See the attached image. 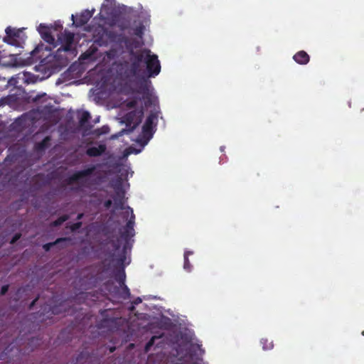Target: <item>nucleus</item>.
Masks as SVG:
<instances>
[{"mask_svg":"<svg viewBox=\"0 0 364 364\" xmlns=\"http://www.w3.org/2000/svg\"><path fill=\"white\" fill-rule=\"evenodd\" d=\"M127 210H130V218L129 220L126 225L119 230V237L116 240H112L110 241L114 252L118 251L122 245V249L119 254V261L121 263H123V262L127 259V250L131 249L129 240L135 234L134 229L135 215L132 208L128 206Z\"/></svg>","mask_w":364,"mask_h":364,"instance_id":"nucleus-1","label":"nucleus"},{"mask_svg":"<svg viewBox=\"0 0 364 364\" xmlns=\"http://www.w3.org/2000/svg\"><path fill=\"white\" fill-rule=\"evenodd\" d=\"M141 63L140 62L131 60L129 71L136 78L134 91L138 94L142 95L145 106H150L152 104L155 105L156 97L152 95L150 90L151 81L147 79L146 75H141Z\"/></svg>","mask_w":364,"mask_h":364,"instance_id":"nucleus-2","label":"nucleus"},{"mask_svg":"<svg viewBox=\"0 0 364 364\" xmlns=\"http://www.w3.org/2000/svg\"><path fill=\"white\" fill-rule=\"evenodd\" d=\"M95 43L100 46H107L109 43H124L127 46L129 38L125 35L118 34L114 31H109L102 28L97 34L94 36Z\"/></svg>","mask_w":364,"mask_h":364,"instance_id":"nucleus-3","label":"nucleus"},{"mask_svg":"<svg viewBox=\"0 0 364 364\" xmlns=\"http://www.w3.org/2000/svg\"><path fill=\"white\" fill-rule=\"evenodd\" d=\"M151 106L154 107V110L150 112L142 127V133L144 136L147 137L148 139L152 137L154 132V125L156 124V122L158 120L159 107L157 98L155 105L152 104ZM149 107H151V105Z\"/></svg>","mask_w":364,"mask_h":364,"instance_id":"nucleus-4","label":"nucleus"},{"mask_svg":"<svg viewBox=\"0 0 364 364\" xmlns=\"http://www.w3.org/2000/svg\"><path fill=\"white\" fill-rule=\"evenodd\" d=\"M6 36L4 37L3 41L11 46L20 47L23 42L21 36V30L8 26L6 30Z\"/></svg>","mask_w":364,"mask_h":364,"instance_id":"nucleus-5","label":"nucleus"},{"mask_svg":"<svg viewBox=\"0 0 364 364\" xmlns=\"http://www.w3.org/2000/svg\"><path fill=\"white\" fill-rule=\"evenodd\" d=\"M145 64L148 73V75H146L147 79H149V77H154L159 74L161 71V64L156 55L149 53L147 58H146Z\"/></svg>","mask_w":364,"mask_h":364,"instance_id":"nucleus-6","label":"nucleus"},{"mask_svg":"<svg viewBox=\"0 0 364 364\" xmlns=\"http://www.w3.org/2000/svg\"><path fill=\"white\" fill-rule=\"evenodd\" d=\"M113 188L115 191V195L113 198L115 208L117 210H123L124 209L125 192L122 187V181L121 178L117 181V182L113 185Z\"/></svg>","mask_w":364,"mask_h":364,"instance_id":"nucleus-7","label":"nucleus"},{"mask_svg":"<svg viewBox=\"0 0 364 364\" xmlns=\"http://www.w3.org/2000/svg\"><path fill=\"white\" fill-rule=\"evenodd\" d=\"M108 311H109L106 309L101 312L103 318L99 322L97 327L99 329L106 328L107 331L112 332L117 329L119 318L116 317H107V314Z\"/></svg>","mask_w":364,"mask_h":364,"instance_id":"nucleus-8","label":"nucleus"},{"mask_svg":"<svg viewBox=\"0 0 364 364\" xmlns=\"http://www.w3.org/2000/svg\"><path fill=\"white\" fill-rule=\"evenodd\" d=\"M58 41L61 44V48L58 50L63 51H71L73 50V44L74 41V33L68 31H65L64 33H61L58 36Z\"/></svg>","mask_w":364,"mask_h":364,"instance_id":"nucleus-9","label":"nucleus"},{"mask_svg":"<svg viewBox=\"0 0 364 364\" xmlns=\"http://www.w3.org/2000/svg\"><path fill=\"white\" fill-rule=\"evenodd\" d=\"M95 166H92L85 168L83 170L76 171L75 173H74L72 176H70L68 178V180H67L68 184H73L74 183L77 182L80 179H81L84 177L89 176L92 175L93 173V172L95 171Z\"/></svg>","mask_w":364,"mask_h":364,"instance_id":"nucleus-10","label":"nucleus"},{"mask_svg":"<svg viewBox=\"0 0 364 364\" xmlns=\"http://www.w3.org/2000/svg\"><path fill=\"white\" fill-rule=\"evenodd\" d=\"M112 293L117 298L124 300L129 299L131 296L129 289L126 284L114 287Z\"/></svg>","mask_w":364,"mask_h":364,"instance_id":"nucleus-11","label":"nucleus"},{"mask_svg":"<svg viewBox=\"0 0 364 364\" xmlns=\"http://www.w3.org/2000/svg\"><path fill=\"white\" fill-rule=\"evenodd\" d=\"M38 32L40 33L42 38L49 44L54 45L55 40L51 34L50 28L43 23H41L38 26Z\"/></svg>","mask_w":364,"mask_h":364,"instance_id":"nucleus-12","label":"nucleus"},{"mask_svg":"<svg viewBox=\"0 0 364 364\" xmlns=\"http://www.w3.org/2000/svg\"><path fill=\"white\" fill-rule=\"evenodd\" d=\"M93 12L94 10L92 11L89 10L83 11L77 18L76 21H73V23H75L76 26L78 27L85 25L92 18ZM72 19L74 20V15H72Z\"/></svg>","mask_w":364,"mask_h":364,"instance_id":"nucleus-13","label":"nucleus"},{"mask_svg":"<svg viewBox=\"0 0 364 364\" xmlns=\"http://www.w3.org/2000/svg\"><path fill=\"white\" fill-rule=\"evenodd\" d=\"M149 53H151V50L146 48L137 51H134L132 49L129 51V55L131 60L142 63L143 61L145 62L146 58H147Z\"/></svg>","mask_w":364,"mask_h":364,"instance_id":"nucleus-14","label":"nucleus"},{"mask_svg":"<svg viewBox=\"0 0 364 364\" xmlns=\"http://www.w3.org/2000/svg\"><path fill=\"white\" fill-rule=\"evenodd\" d=\"M107 149L104 144H99L98 146L89 147L86 150V154L90 157H97L102 155Z\"/></svg>","mask_w":364,"mask_h":364,"instance_id":"nucleus-15","label":"nucleus"},{"mask_svg":"<svg viewBox=\"0 0 364 364\" xmlns=\"http://www.w3.org/2000/svg\"><path fill=\"white\" fill-rule=\"evenodd\" d=\"M90 360V353L86 350H82L73 359V364H89Z\"/></svg>","mask_w":364,"mask_h":364,"instance_id":"nucleus-16","label":"nucleus"},{"mask_svg":"<svg viewBox=\"0 0 364 364\" xmlns=\"http://www.w3.org/2000/svg\"><path fill=\"white\" fill-rule=\"evenodd\" d=\"M293 59L298 64L306 65L309 62L310 58L306 52L300 50L293 56Z\"/></svg>","mask_w":364,"mask_h":364,"instance_id":"nucleus-17","label":"nucleus"},{"mask_svg":"<svg viewBox=\"0 0 364 364\" xmlns=\"http://www.w3.org/2000/svg\"><path fill=\"white\" fill-rule=\"evenodd\" d=\"M125 261H126V259L123 262V263H121L119 261V256L117 258V262L118 264L122 267V269L120 271H119L115 275V279L119 282V285L125 284L126 274H125V272L124 269Z\"/></svg>","mask_w":364,"mask_h":364,"instance_id":"nucleus-18","label":"nucleus"},{"mask_svg":"<svg viewBox=\"0 0 364 364\" xmlns=\"http://www.w3.org/2000/svg\"><path fill=\"white\" fill-rule=\"evenodd\" d=\"M135 116H136V113L134 112H130L127 113L124 117V120H125L127 126L131 127L132 124H133V125L132 127V130L134 129L140 122V121H138V122L134 123V119Z\"/></svg>","mask_w":364,"mask_h":364,"instance_id":"nucleus-19","label":"nucleus"},{"mask_svg":"<svg viewBox=\"0 0 364 364\" xmlns=\"http://www.w3.org/2000/svg\"><path fill=\"white\" fill-rule=\"evenodd\" d=\"M109 126L107 125H104L102 126V127L100 128H97V129H94L92 132H91V134L93 135L95 137H99L101 135H103V134H107L109 132Z\"/></svg>","mask_w":364,"mask_h":364,"instance_id":"nucleus-20","label":"nucleus"},{"mask_svg":"<svg viewBox=\"0 0 364 364\" xmlns=\"http://www.w3.org/2000/svg\"><path fill=\"white\" fill-rule=\"evenodd\" d=\"M67 304L66 301H63L58 306H55L50 308L51 314L56 315L63 312H66L65 306Z\"/></svg>","mask_w":364,"mask_h":364,"instance_id":"nucleus-21","label":"nucleus"},{"mask_svg":"<svg viewBox=\"0 0 364 364\" xmlns=\"http://www.w3.org/2000/svg\"><path fill=\"white\" fill-rule=\"evenodd\" d=\"M69 239L67 237H60L53 242H48L43 245V248L46 252H48L52 247L62 242L68 241Z\"/></svg>","mask_w":364,"mask_h":364,"instance_id":"nucleus-22","label":"nucleus"},{"mask_svg":"<svg viewBox=\"0 0 364 364\" xmlns=\"http://www.w3.org/2000/svg\"><path fill=\"white\" fill-rule=\"evenodd\" d=\"M50 137L46 136L41 141L37 144L36 146L38 150H45L50 145Z\"/></svg>","mask_w":364,"mask_h":364,"instance_id":"nucleus-23","label":"nucleus"},{"mask_svg":"<svg viewBox=\"0 0 364 364\" xmlns=\"http://www.w3.org/2000/svg\"><path fill=\"white\" fill-rule=\"evenodd\" d=\"M90 117V114L88 112L85 111L82 112L79 119L80 126L82 128H85V124L89 121Z\"/></svg>","mask_w":364,"mask_h":364,"instance_id":"nucleus-24","label":"nucleus"},{"mask_svg":"<svg viewBox=\"0 0 364 364\" xmlns=\"http://www.w3.org/2000/svg\"><path fill=\"white\" fill-rule=\"evenodd\" d=\"M260 343L262 346V349L264 350H271L274 347L273 341H269L268 338H262L260 340Z\"/></svg>","mask_w":364,"mask_h":364,"instance_id":"nucleus-25","label":"nucleus"},{"mask_svg":"<svg viewBox=\"0 0 364 364\" xmlns=\"http://www.w3.org/2000/svg\"><path fill=\"white\" fill-rule=\"evenodd\" d=\"M68 219H69L68 215H63L59 217L55 220H54L51 223V225L53 227H58V226L61 225L64 222L67 221Z\"/></svg>","mask_w":364,"mask_h":364,"instance_id":"nucleus-26","label":"nucleus"},{"mask_svg":"<svg viewBox=\"0 0 364 364\" xmlns=\"http://www.w3.org/2000/svg\"><path fill=\"white\" fill-rule=\"evenodd\" d=\"M144 31V26L140 24L134 28V34L139 38H142Z\"/></svg>","mask_w":364,"mask_h":364,"instance_id":"nucleus-27","label":"nucleus"},{"mask_svg":"<svg viewBox=\"0 0 364 364\" xmlns=\"http://www.w3.org/2000/svg\"><path fill=\"white\" fill-rule=\"evenodd\" d=\"M82 222L78 221L77 223L72 224L70 226V229L72 232H75L82 227Z\"/></svg>","mask_w":364,"mask_h":364,"instance_id":"nucleus-28","label":"nucleus"},{"mask_svg":"<svg viewBox=\"0 0 364 364\" xmlns=\"http://www.w3.org/2000/svg\"><path fill=\"white\" fill-rule=\"evenodd\" d=\"M191 267H192V266L188 259V257H184V264H183L184 269L186 270L187 272H190L191 270Z\"/></svg>","mask_w":364,"mask_h":364,"instance_id":"nucleus-29","label":"nucleus"},{"mask_svg":"<svg viewBox=\"0 0 364 364\" xmlns=\"http://www.w3.org/2000/svg\"><path fill=\"white\" fill-rule=\"evenodd\" d=\"M156 336H152L151 338L146 343L145 346V350L149 351L151 347L154 344L155 339Z\"/></svg>","mask_w":364,"mask_h":364,"instance_id":"nucleus-30","label":"nucleus"},{"mask_svg":"<svg viewBox=\"0 0 364 364\" xmlns=\"http://www.w3.org/2000/svg\"><path fill=\"white\" fill-rule=\"evenodd\" d=\"M21 237V234L20 232L16 233L13 237L11 238L10 243L11 245H14Z\"/></svg>","mask_w":364,"mask_h":364,"instance_id":"nucleus-31","label":"nucleus"},{"mask_svg":"<svg viewBox=\"0 0 364 364\" xmlns=\"http://www.w3.org/2000/svg\"><path fill=\"white\" fill-rule=\"evenodd\" d=\"M9 288V287L8 284L2 286L1 291H0V295L1 296L5 295L7 293Z\"/></svg>","mask_w":364,"mask_h":364,"instance_id":"nucleus-32","label":"nucleus"},{"mask_svg":"<svg viewBox=\"0 0 364 364\" xmlns=\"http://www.w3.org/2000/svg\"><path fill=\"white\" fill-rule=\"evenodd\" d=\"M142 300L140 297H137L136 299H135L133 301H132V306L129 308L130 310H133L134 308V305H137L140 303H141Z\"/></svg>","mask_w":364,"mask_h":364,"instance_id":"nucleus-33","label":"nucleus"},{"mask_svg":"<svg viewBox=\"0 0 364 364\" xmlns=\"http://www.w3.org/2000/svg\"><path fill=\"white\" fill-rule=\"evenodd\" d=\"M112 205V201L111 200H107L104 203V206L105 208L109 209Z\"/></svg>","mask_w":364,"mask_h":364,"instance_id":"nucleus-34","label":"nucleus"},{"mask_svg":"<svg viewBox=\"0 0 364 364\" xmlns=\"http://www.w3.org/2000/svg\"><path fill=\"white\" fill-rule=\"evenodd\" d=\"M136 105V100H132L127 103V107L129 108H134Z\"/></svg>","mask_w":364,"mask_h":364,"instance_id":"nucleus-35","label":"nucleus"},{"mask_svg":"<svg viewBox=\"0 0 364 364\" xmlns=\"http://www.w3.org/2000/svg\"><path fill=\"white\" fill-rule=\"evenodd\" d=\"M193 252L192 251H185L183 257H188V256L193 255Z\"/></svg>","mask_w":364,"mask_h":364,"instance_id":"nucleus-36","label":"nucleus"},{"mask_svg":"<svg viewBox=\"0 0 364 364\" xmlns=\"http://www.w3.org/2000/svg\"><path fill=\"white\" fill-rule=\"evenodd\" d=\"M38 299V297H36L34 300L32 301V302L31 303L30 306H29L30 309H31L36 304Z\"/></svg>","mask_w":364,"mask_h":364,"instance_id":"nucleus-37","label":"nucleus"},{"mask_svg":"<svg viewBox=\"0 0 364 364\" xmlns=\"http://www.w3.org/2000/svg\"><path fill=\"white\" fill-rule=\"evenodd\" d=\"M84 217V213H79L77 215V220H80L81 219H82Z\"/></svg>","mask_w":364,"mask_h":364,"instance_id":"nucleus-38","label":"nucleus"},{"mask_svg":"<svg viewBox=\"0 0 364 364\" xmlns=\"http://www.w3.org/2000/svg\"><path fill=\"white\" fill-rule=\"evenodd\" d=\"M63 26L60 24H55V30L62 29Z\"/></svg>","mask_w":364,"mask_h":364,"instance_id":"nucleus-39","label":"nucleus"},{"mask_svg":"<svg viewBox=\"0 0 364 364\" xmlns=\"http://www.w3.org/2000/svg\"><path fill=\"white\" fill-rule=\"evenodd\" d=\"M106 7H107V5L105 4V3H104V4H102V9H105V8H106Z\"/></svg>","mask_w":364,"mask_h":364,"instance_id":"nucleus-40","label":"nucleus"},{"mask_svg":"<svg viewBox=\"0 0 364 364\" xmlns=\"http://www.w3.org/2000/svg\"><path fill=\"white\" fill-rule=\"evenodd\" d=\"M114 350H115V348H114H114H110V352H111V353H112V352H114Z\"/></svg>","mask_w":364,"mask_h":364,"instance_id":"nucleus-41","label":"nucleus"},{"mask_svg":"<svg viewBox=\"0 0 364 364\" xmlns=\"http://www.w3.org/2000/svg\"><path fill=\"white\" fill-rule=\"evenodd\" d=\"M129 212H130V210H127V214H129ZM126 217H128V215H126Z\"/></svg>","mask_w":364,"mask_h":364,"instance_id":"nucleus-42","label":"nucleus"},{"mask_svg":"<svg viewBox=\"0 0 364 364\" xmlns=\"http://www.w3.org/2000/svg\"><path fill=\"white\" fill-rule=\"evenodd\" d=\"M111 0H105V2H109Z\"/></svg>","mask_w":364,"mask_h":364,"instance_id":"nucleus-43","label":"nucleus"}]
</instances>
